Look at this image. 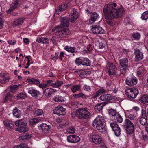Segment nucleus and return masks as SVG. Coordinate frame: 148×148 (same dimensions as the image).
Listing matches in <instances>:
<instances>
[{
    "label": "nucleus",
    "mask_w": 148,
    "mask_h": 148,
    "mask_svg": "<svg viewBox=\"0 0 148 148\" xmlns=\"http://www.w3.org/2000/svg\"><path fill=\"white\" fill-rule=\"evenodd\" d=\"M25 97V95L23 93L17 94L14 96V99L16 100H22L24 99Z\"/></svg>",
    "instance_id": "40"
},
{
    "label": "nucleus",
    "mask_w": 148,
    "mask_h": 148,
    "mask_svg": "<svg viewBox=\"0 0 148 148\" xmlns=\"http://www.w3.org/2000/svg\"><path fill=\"white\" fill-rule=\"evenodd\" d=\"M110 124L112 130L114 131L115 135L119 137L121 134V130L116 122L112 121Z\"/></svg>",
    "instance_id": "10"
},
{
    "label": "nucleus",
    "mask_w": 148,
    "mask_h": 148,
    "mask_svg": "<svg viewBox=\"0 0 148 148\" xmlns=\"http://www.w3.org/2000/svg\"><path fill=\"white\" fill-rule=\"evenodd\" d=\"M24 0H16L15 2L19 6L20 5L22 4Z\"/></svg>",
    "instance_id": "59"
},
{
    "label": "nucleus",
    "mask_w": 148,
    "mask_h": 148,
    "mask_svg": "<svg viewBox=\"0 0 148 148\" xmlns=\"http://www.w3.org/2000/svg\"><path fill=\"white\" fill-rule=\"evenodd\" d=\"M128 118L129 119H128L135 124H136V123L138 122L137 118L134 115L130 114L128 116Z\"/></svg>",
    "instance_id": "36"
},
{
    "label": "nucleus",
    "mask_w": 148,
    "mask_h": 148,
    "mask_svg": "<svg viewBox=\"0 0 148 148\" xmlns=\"http://www.w3.org/2000/svg\"><path fill=\"white\" fill-rule=\"evenodd\" d=\"M45 82L46 84H47V87H49V86H52L53 81L51 80H48L45 81Z\"/></svg>",
    "instance_id": "55"
},
{
    "label": "nucleus",
    "mask_w": 148,
    "mask_h": 148,
    "mask_svg": "<svg viewBox=\"0 0 148 148\" xmlns=\"http://www.w3.org/2000/svg\"><path fill=\"white\" fill-rule=\"evenodd\" d=\"M71 15L69 16V20L66 16L61 17L60 18L61 23L60 25L59 26L60 27H57L55 30L56 35L57 36V38H62L65 36V35H69L71 33L69 29L68 28L69 21L72 23H74L79 16L77 10L74 8L71 9Z\"/></svg>",
    "instance_id": "2"
},
{
    "label": "nucleus",
    "mask_w": 148,
    "mask_h": 148,
    "mask_svg": "<svg viewBox=\"0 0 148 148\" xmlns=\"http://www.w3.org/2000/svg\"><path fill=\"white\" fill-rule=\"evenodd\" d=\"M15 124L18 127V130L19 132H25L29 130L26 121L23 119L17 120L15 122Z\"/></svg>",
    "instance_id": "7"
},
{
    "label": "nucleus",
    "mask_w": 148,
    "mask_h": 148,
    "mask_svg": "<svg viewBox=\"0 0 148 148\" xmlns=\"http://www.w3.org/2000/svg\"><path fill=\"white\" fill-rule=\"evenodd\" d=\"M1 15H0V16ZM3 21L1 17H0V29H2L3 27Z\"/></svg>",
    "instance_id": "62"
},
{
    "label": "nucleus",
    "mask_w": 148,
    "mask_h": 148,
    "mask_svg": "<svg viewBox=\"0 0 148 148\" xmlns=\"http://www.w3.org/2000/svg\"><path fill=\"white\" fill-rule=\"evenodd\" d=\"M75 129L74 127L71 126L67 129V132L69 133H75Z\"/></svg>",
    "instance_id": "48"
},
{
    "label": "nucleus",
    "mask_w": 148,
    "mask_h": 148,
    "mask_svg": "<svg viewBox=\"0 0 148 148\" xmlns=\"http://www.w3.org/2000/svg\"><path fill=\"white\" fill-rule=\"evenodd\" d=\"M87 52L88 53H90V52H91V51L92 49V46L91 45V44H89L88 45L87 47Z\"/></svg>",
    "instance_id": "56"
},
{
    "label": "nucleus",
    "mask_w": 148,
    "mask_h": 148,
    "mask_svg": "<svg viewBox=\"0 0 148 148\" xmlns=\"http://www.w3.org/2000/svg\"><path fill=\"white\" fill-rule=\"evenodd\" d=\"M145 70L142 67H139L138 69L137 74L138 76L141 77L145 73Z\"/></svg>",
    "instance_id": "39"
},
{
    "label": "nucleus",
    "mask_w": 148,
    "mask_h": 148,
    "mask_svg": "<svg viewBox=\"0 0 148 148\" xmlns=\"http://www.w3.org/2000/svg\"><path fill=\"white\" fill-rule=\"evenodd\" d=\"M75 49V48L74 47H71L68 46H66L64 47V49L68 52L72 53H76L77 52V51Z\"/></svg>",
    "instance_id": "32"
},
{
    "label": "nucleus",
    "mask_w": 148,
    "mask_h": 148,
    "mask_svg": "<svg viewBox=\"0 0 148 148\" xmlns=\"http://www.w3.org/2000/svg\"><path fill=\"white\" fill-rule=\"evenodd\" d=\"M135 55V61L137 62L142 60L143 58V54L140 50L135 49L134 52Z\"/></svg>",
    "instance_id": "22"
},
{
    "label": "nucleus",
    "mask_w": 148,
    "mask_h": 148,
    "mask_svg": "<svg viewBox=\"0 0 148 148\" xmlns=\"http://www.w3.org/2000/svg\"><path fill=\"white\" fill-rule=\"evenodd\" d=\"M23 42L26 44H28L30 42L29 39L27 38H24L23 39Z\"/></svg>",
    "instance_id": "64"
},
{
    "label": "nucleus",
    "mask_w": 148,
    "mask_h": 148,
    "mask_svg": "<svg viewBox=\"0 0 148 148\" xmlns=\"http://www.w3.org/2000/svg\"><path fill=\"white\" fill-rule=\"evenodd\" d=\"M139 101L144 104L148 103V95H144L142 96L139 99Z\"/></svg>",
    "instance_id": "33"
},
{
    "label": "nucleus",
    "mask_w": 148,
    "mask_h": 148,
    "mask_svg": "<svg viewBox=\"0 0 148 148\" xmlns=\"http://www.w3.org/2000/svg\"><path fill=\"white\" fill-rule=\"evenodd\" d=\"M75 116L79 119L88 120L90 117L91 114L87 108H81L76 110Z\"/></svg>",
    "instance_id": "4"
},
{
    "label": "nucleus",
    "mask_w": 148,
    "mask_h": 148,
    "mask_svg": "<svg viewBox=\"0 0 148 148\" xmlns=\"http://www.w3.org/2000/svg\"><path fill=\"white\" fill-rule=\"evenodd\" d=\"M38 129L40 130L45 133H47L51 130V127L50 125H48L45 123H41L38 126Z\"/></svg>",
    "instance_id": "18"
},
{
    "label": "nucleus",
    "mask_w": 148,
    "mask_h": 148,
    "mask_svg": "<svg viewBox=\"0 0 148 148\" xmlns=\"http://www.w3.org/2000/svg\"><path fill=\"white\" fill-rule=\"evenodd\" d=\"M26 109L27 112H29L30 111H32L34 109V106L33 105H30L27 107Z\"/></svg>",
    "instance_id": "54"
},
{
    "label": "nucleus",
    "mask_w": 148,
    "mask_h": 148,
    "mask_svg": "<svg viewBox=\"0 0 148 148\" xmlns=\"http://www.w3.org/2000/svg\"><path fill=\"white\" fill-rule=\"evenodd\" d=\"M18 86H19L17 85H14L11 86L10 87V91L12 92H13V91L16 89Z\"/></svg>",
    "instance_id": "53"
},
{
    "label": "nucleus",
    "mask_w": 148,
    "mask_h": 148,
    "mask_svg": "<svg viewBox=\"0 0 148 148\" xmlns=\"http://www.w3.org/2000/svg\"><path fill=\"white\" fill-rule=\"evenodd\" d=\"M106 123L104 118L100 115H98L94 120L92 126L100 132H103L106 130Z\"/></svg>",
    "instance_id": "3"
},
{
    "label": "nucleus",
    "mask_w": 148,
    "mask_h": 148,
    "mask_svg": "<svg viewBox=\"0 0 148 148\" xmlns=\"http://www.w3.org/2000/svg\"><path fill=\"white\" fill-rule=\"evenodd\" d=\"M26 147V145L25 143H22L16 145L13 148H24Z\"/></svg>",
    "instance_id": "51"
},
{
    "label": "nucleus",
    "mask_w": 148,
    "mask_h": 148,
    "mask_svg": "<svg viewBox=\"0 0 148 148\" xmlns=\"http://www.w3.org/2000/svg\"><path fill=\"white\" fill-rule=\"evenodd\" d=\"M47 84H46L45 82L43 84H39L38 86L39 87L42 88H45L48 87L47 86Z\"/></svg>",
    "instance_id": "57"
},
{
    "label": "nucleus",
    "mask_w": 148,
    "mask_h": 148,
    "mask_svg": "<svg viewBox=\"0 0 148 148\" xmlns=\"http://www.w3.org/2000/svg\"><path fill=\"white\" fill-rule=\"evenodd\" d=\"M19 6L15 1L10 5V8L7 11V13L8 14H11L15 9L18 8Z\"/></svg>",
    "instance_id": "28"
},
{
    "label": "nucleus",
    "mask_w": 148,
    "mask_h": 148,
    "mask_svg": "<svg viewBox=\"0 0 148 148\" xmlns=\"http://www.w3.org/2000/svg\"><path fill=\"white\" fill-rule=\"evenodd\" d=\"M22 114L21 111L17 107H15L12 110L13 115L16 118H20L22 115Z\"/></svg>",
    "instance_id": "25"
},
{
    "label": "nucleus",
    "mask_w": 148,
    "mask_h": 148,
    "mask_svg": "<svg viewBox=\"0 0 148 148\" xmlns=\"http://www.w3.org/2000/svg\"><path fill=\"white\" fill-rule=\"evenodd\" d=\"M137 79L135 77L131 76L126 78L125 83L126 85L132 86L136 84L137 83Z\"/></svg>",
    "instance_id": "15"
},
{
    "label": "nucleus",
    "mask_w": 148,
    "mask_h": 148,
    "mask_svg": "<svg viewBox=\"0 0 148 148\" xmlns=\"http://www.w3.org/2000/svg\"><path fill=\"white\" fill-rule=\"evenodd\" d=\"M103 10L106 23L111 26L115 25L114 19L120 18L125 12L124 8L121 5L118 6L115 3L105 4Z\"/></svg>",
    "instance_id": "1"
},
{
    "label": "nucleus",
    "mask_w": 148,
    "mask_h": 148,
    "mask_svg": "<svg viewBox=\"0 0 148 148\" xmlns=\"http://www.w3.org/2000/svg\"><path fill=\"white\" fill-rule=\"evenodd\" d=\"M27 80L29 82H31L32 84H35L37 85H39L40 82L38 79H36L33 78L27 79Z\"/></svg>",
    "instance_id": "37"
},
{
    "label": "nucleus",
    "mask_w": 148,
    "mask_h": 148,
    "mask_svg": "<svg viewBox=\"0 0 148 148\" xmlns=\"http://www.w3.org/2000/svg\"><path fill=\"white\" fill-rule=\"evenodd\" d=\"M63 84L62 81H58L54 83L53 82L52 86L54 88H59Z\"/></svg>",
    "instance_id": "41"
},
{
    "label": "nucleus",
    "mask_w": 148,
    "mask_h": 148,
    "mask_svg": "<svg viewBox=\"0 0 148 148\" xmlns=\"http://www.w3.org/2000/svg\"><path fill=\"white\" fill-rule=\"evenodd\" d=\"M142 139L145 141H146L148 140V137L147 135L143 134L142 136Z\"/></svg>",
    "instance_id": "63"
},
{
    "label": "nucleus",
    "mask_w": 148,
    "mask_h": 148,
    "mask_svg": "<svg viewBox=\"0 0 148 148\" xmlns=\"http://www.w3.org/2000/svg\"><path fill=\"white\" fill-rule=\"evenodd\" d=\"M107 69L108 73L110 76L114 75L116 74L117 68L111 62H108L107 64Z\"/></svg>",
    "instance_id": "9"
},
{
    "label": "nucleus",
    "mask_w": 148,
    "mask_h": 148,
    "mask_svg": "<svg viewBox=\"0 0 148 148\" xmlns=\"http://www.w3.org/2000/svg\"><path fill=\"white\" fill-rule=\"evenodd\" d=\"M56 91V90L52 88H47L43 91V95L42 94V99H44L45 98L51 97L53 93Z\"/></svg>",
    "instance_id": "17"
},
{
    "label": "nucleus",
    "mask_w": 148,
    "mask_h": 148,
    "mask_svg": "<svg viewBox=\"0 0 148 148\" xmlns=\"http://www.w3.org/2000/svg\"><path fill=\"white\" fill-rule=\"evenodd\" d=\"M141 18L143 20H146L148 18V10L142 13Z\"/></svg>",
    "instance_id": "46"
},
{
    "label": "nucleus",
    "mask_w": 148,
    "mask_h": 148,
    "mask_svg": "<svg viewBox=\"0 0 148 148\" xmlns=\"http://www.w3.org/2000/svg\"><path fill=\"white\" fill-rule=\"evenodd\" d=\"M27 92L35 98L42 99V94L39 91L34 89L33 88H29Z\"/></svg>",
    "instance_id": "14"
},
{
    "label": "nucleus",
    "mask_w": 148,
    "mask_h": 148,
    "mask_svg": "<svg viewBox=\"0 0 148 148\" xmlns=\"http://www.w3.org/2000/svg\"><path fill=\"white\" fill-rule=\"evenodd\" d=\"M129 91H125V94L128 98L134 99L139 93L138 90L134 88H131Z\"/></svg>",
    "instance_id": "13"
},
{
    "label": "nucleus",
    "mask_w": 148,
    "mask_h": 148,
    "mask_svg": "<svg viewBox=\"0 0 148 148\" xmlns=\"http://www.w3.org/2000/svg\"><path fill=\"white\" fill-rule=\"evenodd\" d=\"M119 69L121 74L125 75L128 67V60L127 58L120 59Z\"/></svg>",
    "instance_id": "8"
},
{
    "label": "nucleus",
    "mask_w": 148,
    "mask_h": 148,
    "mask_svg": "<svg viewBox=\"0 0 148 148\" xmlns=\"http://www.w3.org/2000/svg\"><path fill=\"white\" fill-rule=\"evenodd\" d=\"M65 99V98L64 97L60 95L55 96L53 98L54 101L58 102L64 101Z\"/></svg>",
    "instance_id": "34"
},
{
    "label": "nucleus",
    "mask_w": 148,
    "mask_h": 148,
    "mask_svg": "<svg viewBox=\"0 0 148 148\" xmlns=\"http://www.w3.org/2000/svg\"><path fill=\"white\" fill-rule=\"evenodd\" d=\"M7 42L8 44L12 45H14L16 43V40H14L13 41H12L11 40H9L7 41Z\"/></svg>",
    "instance_id": "60"
},
{
    "label": "nucleus",
    "mask_w": 148,
    "mask_h": 148,
    "mask_svg": "<svg viewBox=\"0 0 148 148\" xmlns=\"http://www.w3.org/2000/svg\"><path fill=\"white\" fill-rule=\"evenodd\" d=\"M132 20L128 16L126 17L124 19L123 24L125 26H127L129 25H132Z\"/></svg>",
    "instance_id": "35"
},
{
    "label": "nucleus",
    "mask_w": 148,
    "mask_h": 148,
    "mask_svg": "<svg viewBox=\"0 0 148 148\" xmlns=\"http://www.w3.org/2000/svg\"><path fill=\"white\" fill-rule=\"evenodd\" d=\"M118 98L116 97L112 96L111 95L108 93L103 94L100 97V100L105 102H106L107 103L108 101L112 100L117 101H118Z\"/></svg>",
    "instance_id": "11"
},
{
    "label": "nucleus",
    "mask_w": 148,
    "mask_h": 148,
    "mask_svg": "<svg viewBox=\"0 0 148 148\" xmlns=\"http://www.w3.org/2000/svg\"><path fill=\"white\" fill-rule=\"evenodd\" d=\"M108 112L109 115H111L112 116H115L116 115L118 114V113L116 112V110L112 108L109 109Z\"/></svg>",
    "instance_id": "44"
},
{
    "label": "nucleus",
    "mask_w": 148,
    "mask_h": 148,
    "mask_svg": "<svg viewBox=\"0 0 148 148\" xmlns=\"http://www.w3.org/2000/svg\"><path fill=\"white\" fill-rule=\"evenodd\" d=\"M147 118L148 117H147V116L142 115V112L141 111V114L139 120V122L140 124L143 125H145L147 122Z\"/></svg>",
    "instance_id": "30"
},
{
    "label": "nucleus",
    "mask_w": 148,
    "mask_h": 148,
    "mask_svg": "<svg viewBox=\"0 0 148 148\" xmlns=\"http://www.w3.org/2000/svg\"><path fill=\"white\" fill-rule=\"evenodd\" d=\"M80 97H82L83 99H87L88 98V96L80 92L78 93V98Z\"/></svg>",
    "instance_id": "49"
},
{
    "label": "nucleus",
    "mask_w": 148,
    "mask_h": 148,
    "mask_svg": "<svg viewBox=\"0 0 148 148\" xmlns=\"http://www.w3.org/2000/svg\"><path fill=\"white\" fill-rule=\"evenodd\" d=\"M123 124L127 134L130 135L134 132L135 129L134 123L129 119H125Z\"/></svg>",
    "instance_id": "5"
},
{
    "label": "nucleus",
    "mask_w": 148,
    "mask_h": 148,
    "mask_svg": "<svg viewBox=\"0 0 148 148\" xmlns=\"http://www.w3.org/2000/svg\"><path fill=\"white\" fill-rule=\"evenodd\" d=\"M83 89L84 90L87 91L91 90L90 86L86 84H84L83 85Z\"/></svg>",
    "instance_id": "52"
},
{
    "label": "nucleus",
    "mask_w": 148,
    "mask_h": 148,
    "mask_svg": "<svg viewBox=\"0 0 148 148\" xmlns=\"http://www.w3.org/2000/svg\"><path fill=\"white\" fill-rule=\"evenodd\" d=\"M13 96V94L10 92L6 93L5 95V99L3 103H7L12 101V98Z\"/></svg>",
    "instance_id": "27"
},
{
    "label": "nucleus",
    "mask_w": 148,
    "mask_h": 148,
    "mask_svg": "<svg viewBox=\"0 0 148 148\" xmlns=\"http://www.w3.org/2000/svg\"><path fill=\"white\" fill-rule=\"evenodd\" d=\"M107 104V102H106L97 104L94 107V110L97 112H99L102 110L104 106Z\"/></svg>",
    "instance_id": "26"
},
{
    "label": "nucleus",
    "mask_w": 148,
    "mask_h": 148,
    "mask_svg": "<svg viewBox=\"0 0 148 148\" xmlns=\"http://www.w3.org/2000/svg\"><path fill=\"white\" fill-rule=\"evenodd\" d=\"M53 113L58 115H64L66 114V109L62 106H58L55 108L53 111Z\"/></svg>",
    "instance_id": "19"
},
{
    "label": "nucleus",
    "mask_w": 148,
    "mask_h": 148,
    "mask_svg": "<svg viewBox=\"0 0 148 148\" xmlns=\"http://www.w3.org/2000/svg\"><path fill=\"white\" fill-rule=\"evenodd\" d=\"M43 114L42 110L38 109L36 110L34 112V114L35 116H39L42 115Z\"/></svg>",
    "instance_id": "45"
},
{
    "label": "nucleus",
    "mask_w": 148,
    "mask_h": 148,
    "mask_svg": "<svg viewBox=\"0 0 148 148\" xmlns=\"http://www.w3.org/2000/svg\"><path fill=\"white\" fill-rule=\"evenodd\" d=\"M90 138L92 141L95 144H98L102 142L101 137L97 132H93L91 134Z\"/></svg>",
    "instance_id": "12"
},
{
    "label": "nucleus",
    "mask_w": 148,
    "mask_h": 148,
    "mask_svg": "<svg viewBox=\"0 0 148 148\" xmlns=\"http://www.w3.org/2000/svg\"><path fill=\"white\" fill-rule=\"evenodd\" d=\"M92 32L96 34H104L105 33V30L99 25H95L92 26Z\"/></svg>",
    "instance_id": "16"
},
{
    "label": "nucleus",
    "mask_w": 148,
    "mask_h": 148,
    "mask_svg": "<svg viewBox=\"0 0 148 148\" xmlns=\"http://www.w3.org/2000/svg\"><path fill=\"white\" fill-rule=\"evenodd\" d=\"M75 63L77 66H79L81 65L84 67L90 66L91 62L87 58L79 57L77 58L75 60Z\"/></svg>",
    "instance_id": "6"
},
{
    "label": "nucleus",
    "mask_w": 148,
    "mask_h": 148,
    "mask_svg": "<svg viewBox=\"0 0 148 148\" xmlns=\"http://www.w3.org/2000/svg\"><path fill=\"white\" fill-rule=\"evenodd\" d=\"M50 39L47 37H43L41 36L38 37L36 41L38 43H41L45 45H48L50 42Z\"/></svg>",
    "instance_id": "23"
},
{
    "label": "nucleus",
    "mask_w": 148,
    "mask_h": 148,
    "mask_svg": "<svg viewBox=\"0 0 148 148\" xmlns=\"http://www.w3.org/2000/svg\"><path fill=\"white\" fill-rule=\"evenodd\" d=\"M10 77L5 73H0V82L2 84H6L9 81Z\"/></svg>",
    "instance_id": "21"
},
{
    "label": "nucleus",
    "mask_w": 148,
    "mask_h": 148,
    "mask_svg": "<svg viewBox=\"0 0 148 148\" xmlns=\"http://www.w3.org/2000/svg\"><path fill=\"white\" fill-rule=\"evenodd\" d=\"M141 111L142 112V115L147 116L148 118V108L146 110L142 109Z\"/></svg>",
    "instance_id": "50"
},
{
    "label": "nucleus",
    "mask_w": 148,
    "mask_h": 148,
    "mask_svg": "<svg viewBox=\"0 0 148 148\" xmlns=\"http://www.w3.org/2000/svg\"><path fill=\"white\" fill-rule=\"evenodd\" d=\"M39 119L34 118L29 121L30 125H34L37 123L39 121Z\"/></svg>",
    "instance_id": "43"
},
{
    "label": "nucleus",
    "mask_w": 148,
    "mask_h": 148,
    "mask_svg": "<svg viewBox=\"0 0 148 148\" xmlns=\"http://www.w3.org/2000/svg\"><path fill=\"white\" fill-rule=\"evenodd\" d=\"M65 53L61 51L60 53V55L59 56V58L61 61L62 60V58L64 57Z\"/></svg>",
    "instance_id": "58"
},
{
    "label": "nucleus",
    "mask_w": 148,
    "mask_h": 148,
    "mask_svg": "<svg viewBox=\"0 0 148 148\" xmlns=\"http://www.w3.org/2000/svg\"><path fill=\"white\" fill-rule=\"evenodd\" d=\"M99 17L98 14L95 12L92 13L90 16V19L89 20L90 23H92L95 22Z\"/></svg>",
    "instance_id": "29"
},
{
    "label": "nucleus",
    "mask_w": 148,
    "mask_h": 148,
    "mask_svg": "<svg viewBox=\"0 0 148 148\" xmlns=\"http://www.w3.org/2000/svg\"><path fill=\"white\" fill-rule=\"evenodd\" d=\"M140 34L139 33H133L132 34V37L134 38V40H138L140 39Z\"/></svg>",
    "instance_id": "47"
},
{
    "label": "nucleus",
    "mask_w": 148,
    "mask_h": 148,
    "mask_svg": "<svg viewBox=\"0 0 148 148\" xmlns=\"http://www.w3.org/2000/svg\"><path fill=\"white\" fill-rule=\"evenodd\" d=\"M81 88V86L80 84L75 85L71 87V90L73 92L75 93L80 90Z\"/></svg>",
    "instance_id": "38"
},
{
    "label": "nucleus",
    "mask_w": 148,
    "mask_h": 148,
    "mask_svg": "<svg viewBox=\"0 0 148 148\" xmlns=\"http://www.w3.org/2000/svg\"><path fill=\"white\" fill-rule=\"evenodd\" d=\"M25 20V18L24 17H20L15 19L13 24V26H16L22 25Z\"/></svg>",
    "instance_id": "24"
},
{
    "label": "nucleus",
    "mask_w": 148,
    "mask_h": 148,
    "mask_svg": "<svg viewBox=\"0 0 148 148\" xmlns=\"http://www.w3.org/2000/svg\"><path fill=\"white\" fill-rule=\"evenodd\" d=\"M100 95L103 93H104L105 92L106 90L103 88H101L97 91Z\"/></svg>",
    "instance_id": "61"
},
{
    "label": "nucleus",
    "mask_w": 148,
    "mask_h": 148,
    "mask_svg": "<svg viewBox=\"0 0 148 148\" xmlns=\"http://www.w3.org/2000/svg\"><path fill=\"white\" fill-rule=\"evenodd\" d=\"M80 140L79 137L74 135H69L67 138V140L68 142L74 143L78 142Z\"/></svg>",
    "instance_id": "20"
},
{
    "label": "nucleus",
    "mask_w": 148,
    "mask_h": 148,
    "mask_svg": "<svg viewBox=\"0 0 148 148\" xmlns=\"http://www.w3.org/2000/svg\"><path fill=\"white\" fill-rule=\"evenodd\" d=\"M4 124L5 127L8 130H11L12 129L14 126L13 123L8 121H4Z\"/></svg>",
    "instance_id": "31"
},
{
    "label": "nucleus",
    "mask_w": 148,
    "mask_h": 148,
    "mask_svg": "<svg viewBox=\"0 0 148 148\" xmlns=\"http://www.w3.org/2000/svg\"><path fill=\"white\" fill-rule=\"evenodd\" d=\"M114 119H115V122H116V121L120 123L122 122L123 121V118L121 115L119 114V113L117 114L115 116H114Z\"/></svg>",
    "instance_id": "42"
}]
</instances>
